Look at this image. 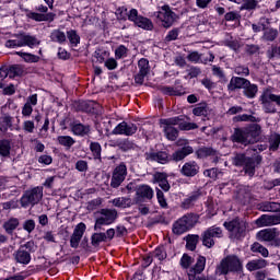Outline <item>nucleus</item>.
<instances>
[{
    "label": "nucleus",
    "mask_w": 280,
    "mask_h": 280,
    "mask_svg": "<svg viewBox=\"0 0 280 280\" xmlns=\"http://www.w3.org/2000/svg\"><path fill=\"white\" fill-rule=\"evenodd\" d=\"M71 131L73 132V135H75L77 137H84L85 135H88L89 132H91V127L85 126L83 124H72L71 125Z\"/></svg>",
    "instance_id": "26"
},
{
    "label": "nucleus",
    "mask_w": 280,
    "mask_h": 280,
    "mask_svg": "<svg viewBox=\"0 0 280 280\" xmlns=\"http://www.w3.org/2000/svg\"><path fill=\"white\" fill-rule=\"evenodd\" d=\"M137 130H138L137 125H135L132 122L122 121L114 128L112 133L125 135V137H132V135L137 133Z\"/></svg>",
    "instance_id": "15"
},
{
    "label": "nucleus",
    "mask_w": 280,
    "mask_h": 280,
    "mask_svg": "<svg viewBox=\"0 0 280 280\" xmlns=\"http://www.w3.org/2000/svg\"><path fill=\"white\" fill-rule=\"evenodd\" d=\"M86 232V224L83 222L79 223L70 237V246L71 248H78L80 246V242H82V237H84V233Z\"/></svg>",
    "instance_id": "16"
},
{
    "label": "nucleus",
    "mask_w": 280,
    "mask_h": 280,
    "mask_svg": "<svg viewBox=\"0 0 280 280\" xmlns=\"http://www.w3.org/2000/svg\"><path fill=\"white\" fill-rule=\"evenodd\" d=\"M268 266V261L266 259H256L246 264V268L249 272H254V270H261V268H266Z\"/></svg>",
    "instance_id": "31"
},
{
    "label": "nucleus",
    "mask_w": 280,
    "mask_h": 280,
    "mask_svg": "<svg viewBox=\"0 0 280 280\" xmlns=\"http://www.w3.org/2000/svg\"><path fill=\"white\" fill-rule=\"evenodd\" d=\"M4 45L9 49H16V47H23V42L21 40V34L16 35V39L7 40Z\"/></svg>",
    "instance_id": "49"
},
{
    "label": "nucleus",
    "mask_w": 280,
    "mask_h": 280,
    "mask_svg": "<svg viewBox=\"0 0 280 280\" xmlns=\"http://www.w3.org/2000/svg\"><path fill=\"white\" fill-rule=\"evenodd\" d=\"M267 57L272 60V58H280V47H271L268 51H267Z\"/></svg>",
    "instance_id": "62"
},
{
    "label": "nucleus",
    "mask_w": 280,
    "mask_h": 280,
    "mask_svg": "<svg viewBox=\"0 0 280 280\" xmlns=\"http://www.w3.org/2000/svg\"><path fill=\"white\" fill-rule=\"evenodd\" d=\"M257 226H275L276 224H280L279 215H268L262 214L260 218L256 220Z\"/></svg>",
    "instance_id": "20"
},
{
    "label": "nucleus",
    "mask_w": 280,
    "mask_h": 280,
    "mask_svg": "<svg viewBox=\"0 0 280 280\" xmlns=\"http://www.w3.org/2000/svg\"><path fill=\"white\" fill-rule=\"evenodd\" d=\"M153 183L159 185L163 191H168L171 189L166 173L158 172L153 174Z\"/></svg>",
    "instance_id": "21"
},
{
    "label": "nucleus",
    "mask_w": 280,
    "mask_h": 280,
    "mask_svg": "<svg viewBox=\"0 0 280 280\" xmlns=\"http://www.w3.org/2000/svg\"><path fill=\"white\" fill-rule=\"evenodd\" d=\"M137 196L152 200V198H154V190L148 185H142L137 189Z\"/></svg>",
    "instance_id": "29"
},
{
    "label": "nucleus",
    "mask_w": 280,
    "mask_h": 280,
    "mask_svg": "<svg viewBox=\"0 0 280 280\" xmlns=\"http://www.w3.org/2000/svg\"><path fill=\"white\" fill-rule=\"evenodd\" d=\"M67 38L72 47H78V45H80V35H78L75 30L68 31Z\"/></svg>",
    "instance_id": "38"
},
{
    "label": "nucleus",
    "mask_w": 280,
    "mask_h": 280,
    "mask_svg": "<svg viewBox=\"0 0 280 280\" xmlns=\"http://www.w3.org/2000/svg\"><path fill=\"white\" fill-rule=\"evenodd\" d=\"M223 226L229 231L231 240H242V237L246 236L248 223L240 219H234L232 221H225Z\"/></svg>",
    "instance_id": "6"
},
{
    "label": "nucleus",
    "mask_w": 280,
    "mask_h": 280,
    "mask_svg": "<svg viewBox=\"0 0 280 280\" xmlns=\"http://www.w3.org/2000/svg\"><path fill=\"white\" fill-rule=\"evenodd\" d=\"M116 14H117L118 19L126 21V19H128V16L130 15V12H128V8L120 7L116 10Z\"/></svg>",
    "instance_id": "60"
},
{
    "label": "nucleus",
    "mask_w": 280,
    "mask_h": 280,
    "mask_svg": "<svg viewBox=\"0 0 280 280\" xmlns=\"http://www.w3.org/2000/svg\"><path fill=\"white\" fill-rule=\"evenodd\" d=\"M176 145L180 149L176 150L171 156L175 163L184 161L189 154H194V147L189 145V140L180 138L176 141Z\"/></svg>",
    "instance_id": "11"
},
{
    "label": "nucleus",
    "mask_w": 280,
    "mask_h": 280,
    "mask_svg": "<svg viewBox=\"0 0 280 280\" xmlns=\"http://www.w3.org/2000/svg\"><path fill=\"white\" fill-rule=\"evenodd\" d=\"M203 176L215 180V178H218V176H220V172L218 171V168L206 170V171H203Z\"/></svg>",
    "instance_id": "61"
},
{
    "label": "nucleus",
    "mask_w": 280,
    "mask_h": 280,
    "mask_svg": "<svg viewBox=\"0 0 280 280\" xmlns=\"http://www.w3.org/2000/svg\"><path fill=\"white\" fill-rule=\"evenodd\" d=\"M43 200V187L36 186L34 188L24 191L20 199L21 207L27 209V207H35Z\"/></svg>",
    "instance_id": "7"
},
{
    "label": "nucleus",
    "mask_w": 280,
    "mask_h": 280,
    "mask_svg": "<svg viewBox=\"0 0 280 280\" xmlns=\"http://www.w3.org/2000/svg\"><path fill=\"white\" fill-rule=\"evenodd\" d=\"M260 211L277 212L280 211V203L275 201H265L259 203Z\"/></svg>",
    "instance_id": "32"
},
{
    "label": "nucleus",
    "mask_w": 280,
    "mask_h": 280,
    "mask_svg": "<svg viewBox=\"0 0 280 280\" xmlns=\"http://www.w3.org/2000/svg\"><path fill=\"white\" fill-rule=\"evenodd\" d=\"M22 40V47H30V49H34V47H38L40 45V39L31 34H20Z\"/></svg>",
    "instance_id": "23"
},
{
    "label": "nucleus",
    "mask_w": 280,
    "mask_h": 280,
    "mask_svg": "<svg viewBox=\"0 0 280 280\" xmlns=\"http://www.w3.org/2000/svg\"><path fill=\"white\" fill-rule=\"evenodd\" d=\"M215 275L226 277V275H244V262L237 255L225 256L215 267Z\"/></svg>",
    "instance_id": "1"
},
{
    "label": "nucleus",
    "mask_w": 280,
    "mask_h": 280,
    "mask_svg": "<svg viewBox=\"0 0 280 280\" xmlns=\"http://www.w3.org/2000/svg\"><path fill=\"white\" fill-rule=\"evenodd\" d=\"M191 264H194V257L189 256V254H184L179 260V265L184 270L191 268Z\"/></svg>",
    "instance_id": "46"
},
{
    "label": "nucleus",
    "mask_w": 280,
    "mask_h": 280,
    "mask_svg": "<svg viewBox=\"0 0 280 280\" xmlns=\"http://www.w3.org/2000/svg\"><path fill=\"white\" fill-rule=\"evenodd\" d=\"M161 91L164 95H183V91L172 86H164Z\"/></svg>",
    "instance_id": "57"
},
{
    "label": "nucleus",
    "mask_w": 280,
    "mask_h": 280,
    "mask_svg": "<svg viewBox=\"0 0 280 280\" xmlns=\"http://www.w3.org/2000/svg\"><path fill=\"white\" fill-rule=\"evenodd\" d=\"M185 240L187 250H195L198 242H200V236L198 234H188Z\"/></svg>",
    "instance_id": "33"
},
{
    "label": "nucleus",
    "mask_w": 280,
    "mask_h": 280,
    "mask_svg": "<svg viewBox=\"0 0 280 280\" xmlns=\"http://www.w3.org/2000/svg\"><path fill=\"white\" fill-rule=\"evenodd\" d=\"M259 126L255 125L249 127L248 129H235L232 141L234 143H242L243 145H248V143H255L257 141V137H259Z\"/></svg>",
    "instance_id": "2"
},
{
    "label": "nucleus",
    "mask_w": 280,
    "mask_h": 280,
    "mask_svg": "<svg viewBox=\"0 0 280 280\" xmlns=\"http://www.w3.org/2000/svg\"><path fill=\"white\" fill-rule=\"evenodd\" d=\"M199 172L200 165L196 161H188L180 168V174L187 178H194Z\"/></svg>",
    "instance_id": "18"
},
{
    "label": "nucleus",
    "mask_w": 280,
    "mask_h": 280,
    "mask_svg": "<svg viewBox=\"0 0 280 280\" xmlns=\"http://www.w3.org/2000/svg\"><path fill=\"white\" fill-rule=\"evenodd\" d=\"M267 97H269V100L276 104L277 106H280V95L277 94H272V92L270 90H265Z\"/></svg>",
    "instance_id": "63"
},
{
    "label": "nucleus",
    "mask_w": 280,
    "mask_h": 280,
    "mask_svg": "<svg viewBox=\"0 0 280 280\" xmlns=\"http://www.w3.org/2000/svg\"><path fill=\"white\" fill-rule=\"evenodd\" d=\"M147 161H155L156 163H161L162 165H165V163H170V155L167 152H154L150 151L144 154Z\"/></svg>",
    "instance_id": "19"
},
{
    "label": "nucleus",
    "mask_w": 280,
    "mask_h": 280,
    "mask_svg": "<svg viewBox=\"0 0 280 280\" xmlns=\"http://www.w3.org/2000/svg\"><path fill=\"white\" fill-rule=\"evenodd\" d=\"M215 151L212 148L202 147L196 151L197 159H207V156H213Z\"/></svg>",
    "instance_id": "39"
},
{
    "label": "nucleus",
    "mask_w": 280,
    "mask_h": 280,
    "mask_svg": "<svg viewBox=\"0 0 280 280\" xmlns=\"http://www.w3.org/2000/svg\"><path fill=\"white\" fill-rule=\"evenodd\" d=\"M269 143H270V150H272L273 152L276 150H278L279 144H280V135L279 133H272L270 136Z\"/></svg>",
    "instance_id": "53"
},
{
    "label": "nucleus",
    "mask_w": 280,
    "mask_h": 280,
    "mask_svg": "<svg viewBox=\"0 0 280 280\" xmlns=\"http://www.w3.org/2000/svg\"><path fill=\"white\" fill-rule=\"evenodd\" d=\"M57 141L60 145H63V148H71L75 144V140L71 138V136H59Z\"/></svg>",
    "instance_id": "42"
},
{
    "label": "nucleus",
    "mask_w": 280,
    "mask_h": 280,
    "mask_svg": "<svg viewBox=\"0 0 280 280\" xmlns=\"http://www.w3.org/2000/svg\"><path fill=\"white\" fill-rule=\"evenodd\" d=\"M179 220L186 225L188 231L190 229H194L196 226V224H198V215H196L194 213L185 214Z\"/></svg>",
    "instance_id": "28"
},
{
    "label": "nucleus",
    "mask_w": 280,
    "mask_h": 280,
    "mask_svg": "<svg viewBox=\"0 0 280 280\" xmlns=\"http://www.w3.org/2000/svg\"><path fill=\"white\" fill-rule=\"evenodd\" d=\"M259 242H275L277 240V232L275 230L266 229L256 234Z\"/></svg>",
    "instance_id": "25"
},
{
    "label": "nucleus",
    "mask_w": 280,
    "mask_h": 280,
    "mask_svg": "<svg viewBox=\"0 0 280 280\" xmlns=\"http://www.w3.org/2000/svg\"><path fill=\"white\" fill-rule=\"evenodd\" d=\"M12 144L10 140H0V156H10Z\"/></svg>",
    "instance_id": "40"
},
{
    "label": "nucleus",
    "mask_w": 280,
    "mask_h": 280,
    "mask_svg": "<svg viewBox=\"0 0 280 280\" xmlns=\"http://www.w3.org/2000/svg\"><path fill=\"white\" fill-rule=\"evenodd\" d=\"M138 69L139 73H142V75H148V73H150V61L145 58H141L138 61Z\"/></svg>",
    "instance_id": "41"
},
{
    "label": "nucleus",
    "mask_w": 280,
    "mask_h": 280,
    "mask_svg": "<svg viewBox=\"0 0 280 280\" xmlns=\"http://www.w3.org/2000/svg\"><path fill=\"white\" fill-rule=\"evenodd\" d=\"M258 3L257 0H244L243 3H241V10H255Z\"/></svg>",
    "instance_id": "56"
},
{
    "label": "nucleus",
    "mask_w": 280,
    "mask_h": 280,
    "mask_svg": "<svg viewBox=\"0 0 280 280\" xmlns=\"http://www.w3.org/2000/svg\"><path fill=\"white\" fill-rule=\"evenodd\" d=\"M234 73H236V75L247 77L250 75V70L248 69V67L236 66L234 68Z\"/></svg>",
    "instance_id": "59"
},
{
    "label": "nucleus",
    "mask_w": 280,
    "mask_h": 280,
    "mask_svg": "<svg viewBox=\"0 0 280 280\" xmlns=\"http://www.w3.org/2000/svg\"><path fill=\"white\" fill-rule=\"evenodd\" d=\"M187 231H189V229L187 228V225L180 219H178L173 224V233H174V235H183V233H187Z\"/></svg>",
    "instance_id": "36"
},
{
    "label": "nucleus",
    "mask_w": 280,
    "mask_h": 280,
    "mask_svg": "<svg viewBox=\"0 0 280 280\" xmlns=\"http://www.w3.org/2000/svg\"><path fill=\"white\" fill-rule=\"evenodd\" d=\"M19 224H20L19 219L11 218L7 222L3 223V229H4L5 233H8L9 235H12V233H14V231H16V229H19Z\"/></svg>",
    "instance_id": "34"
},
{
    "label": "nucleus",
    "mask_w": 280,
    "mask_h": 280,
    "mask_svg": "<svg viewBox=\"0 0 280 280\" xmlns=\"http://www.w3.org/2000/svg\"><path fill=\"white\" fill-rule=\"evenodd\" d=\"M156 19L158 23H160L162 27L170 28L172 25H174V23H176L178 15L172 11L170 5L164 4L156 13Z\"/></svg>",
    "instance_id": "8"
},
{
    "label": "nucleus",
    "mask_w": 280,
    "mask_h": 280,
    "mask_svg": "<svg viewBox=\"0 0 280 280\" xmlns=\"http://www.w3.org/2000/svg\"><path fill=\"white\" fill-rule=\"evenodd\" d=\"M115 56L117 60H121V58H126V56H128V48H126V46L124 45H120L118 48H116Z\"/></svg>",
    "instance_id": "58"
},
{
    "label": "nucleus",
    "mask_w": 280,
    "mask_h": 280,
    "mask_svg": "<svg viewBox=\"0 0 280 280\" xmlns=\"http://www.w3.org/2000/svg\"><path fill=\"white\" fill-rule=\"evenodd\" d=\"M50 40H52V43H59V45H62V43H67V35L60 30H54L50 34Z\"/></svg>",
    "instance_id": "35"
},
{
    "label": "nucleus",
    "mask_w": 280,
    "mask_h": 280,
    "mask_svg": "<svg viewBox=\"0 0 280 280\" xmlns=\"http://www.w3.org/2000/svg\"><path fill=\"white\" fill-rule=\"evenodd\" d=\"M260 103L265 113H277V106H275V103L268 97V94L265 92V90L260 95Z\"/></svg>",
    "instance_id": "24"
},
{
    "label": "nucleus",
    "mask_w": 280,
    "mask_h": 280,
    "mask_svg": "<svg viewBox=\"0 0 280 280\" xmlns=\"http://www.w3.org/2000/svg\"><path fill=\"white\" fill-rule=\"evenodd\" d=\"M246 84H248V79H244L241 77H232V79L230 80V83L228 84V91L233 93L234 91L244 89Z\"/></svg>",
    "instance_id": "22"
},
{
    "label": "nucleus",
    "mask_w": 280,
    "mask_h": 280,
    "mask_svg": "<svg viewBox=\"0 0 280 280\" xmlns=\"http://www.w3.org/2000/svg\"><path fill=\"white\" fill-rule=\"evenodd\" d=\"M207 266V258L205 256H198L196 259V264L188 269V279L189 280H207L202 275L205 272V268Z\"/></svg>",
    "instance_id": "12"
},
{
    "label": "nucleus",
    "mask_w": 280,
    "mask_h": 280,
    "mask_svg": "<svg viewBox=\"0 0 280 280\" xmlns=\"http://www.w3.org/2000/svg\"><path fill=\"white\" fill-rule=\"evenodd\" d=\"M128 21L135 23L137 27H141V30L152 31L154 28L152 21L148 18L139 15V11H137V9H131L129 11Z\"/></svg>",
    "instance_id": "14"
},
{
    "label": "nucleus",
    "mask_w": 280,
    "mask_h": 280,
    "mask_svg": "<svg viewBox=\"0 0 280 280\" xmlns=\"http://www.w3.org/2000/svg\"><path fill=\"white\" fill-rule=\"evenodd\" d=\"M152 257H154L155 259H159V261H163L164 259H167V253L165 252V248L158 247L152 253Z\"/></svg>",
    "instance_id": "54"
},
{
    "label": "nucleus",
    "mask_w": 280,
    "mask_h": 280,
    "mask_svg": "<svg viewBox=\"0 0 280 280\" xmlns=\"http://www.w3.org/2000/svg\"><path fill=\"white\" fill-rule=\"evenodd\" d=\"M117 220V210L115 209H102L100 217L96 218L94 224V231H102V226H108Z\"/></svg>",
    "instance_id": "9"
},
{
    "label": "nucleus",
    "mask_w": 280,
    "mask_h": 280,
    "mask_svg": "<svg viewBox=\"0 0 280 280\" xmlns=\"http://www.w3.org/2000/svg\"><path fill=\"white\" fill-rule=\"evenodd\" d=\"M90 150L94 159H102V145L98 142H91Z\"/></svg>",
    "instance_id": "47"
},
{
    "label": "nucleus",
    "mask_w": 280,
    "mask_h": 280,
    "mask_svg": "<svg viewBox=\"0 0 280 280\" xmlns=\"http://www.w3.org/2000/svg\"><path fill=\"white\" fill-rule=\"evenodd\" d=\"M117 145L119 150H122V152H128V150H135V142L128 139L118 140Z\"/></svg>",
    "instance_id": "43"
},
{
    "label": "nucleus",
    "mask_w": 280,
    "mask_h": 280,
    "mask_svg": "<svg viewBox=\"0 0 280 280\" xmlns=\"http://www.w3.org/2000/svg\"><path fill=\"white\" fill-rule=\"evenodd\" d=\"M223 235L222 228L213 225L201 234V242L206 248H213L215 246V240H220Z\"/></svg>",
    "instance_id": "10"
},
{
    "label": "nucleus",
    "mask_w": 280,
    "mask_h": 280,
    "mask_svg": "<svg viewBox=\"0 0 280 280\" xmlns=\"http://www.w3.org/2000/svg\"><path fill=\"white\" fill-rule=\"evenodd\" d=\"M16 56L23 58L25 62H38V56L32 55L30 52L16 51Z\"/></svg>",
    "instance_id": "48"
},
{
    "label": "nucleus",
    "mask_w": 280,
    "mask_h": 280,
    "mask_svg": "<svg viewBox=\"0 0 280 280\" xmlns=\"http://www.w3.org/2000/svg\"><path fill=\"white\" fill-rule=\"evenodd\" d=\"M279 35V32H277V30L275 28H267L265 30L264 32V40H269V42H272L277 38V36Z\"/></svg>",
    "instance_id": "52"
},
{
    "label": "nucleus",
    "mask_w": 280,
    "mask_h": 280,
    "mask_svg": "<svg viewBox=\"0 0 280 280\" xmlns=\"http://www.w3.org/2000/svg\"><path fill=\"white\" fill-rule=\"evenodd\" d=\"M180 121H183L180 116L160 119V127L168 141H176L178 139V129L174 126H178Z\"/></svg>",
    "instance_id": "5"
},
{
    "label": "nucleus",
    "mask_w": 280,
    "mask_h": 280,
    "mask_svg": "<svg viewBox=\"0 0 280 280\" xmlns=\"http://www.w3.org/2000/svg\"><path fill=\"white\" fill-rule=\"evenodd\" d=\"M110 202L114 207H118L119 209H128L132 207V199L128 197H117L113 199Z\"/></svg>",
    "instance_id": "27"
},
{
    "label": "nucleus",
    "mask_w": 280,
    "mask_h": 280,
    "mask_svg": "<svg viewBox=\"0 0 280 280\" xmlns=\"http://www.w3.org/2000/svg\"><path fill=\"white\" fill-rule=\"evenodd\" d=\"M127 176H128V167L126 166L125 163H120L114 168L112 173L110 187H113V189H117L118 187L121 186V183L126 180Z\"/></svg>",
    "instance_id": "13"
},
{
    "label": "nucleus",
    "mask_w": 280,
    "mask_h": 280,
    "mask_svg": "<svg viewBox=\"0 0 280 280\" xmlns=\"http://www.w3.org/2000/svg\"><path fill=\"white\" fill-rule=\"evenodd\" d=\"M100 205H102V199H93L88 203L86 209L88 211H95Z\"/></svg>",
    "instance_id": "64"
},
{
    "label": "nucleus",
    "mask_w": 280,
    "mask_h": 280,
    "mask_svg": "<svg viewBox=\"0 0 280 280\" xmlns=\"http://www.w3.org/2000/svg\"><path fill=\"white\" fill-rule=\"evenodd\" d=\"M200 195H198L197 192L190 195L188 198L184 199V201L182 202V207L183 209H189V207H191V205H194V202H196L197 198H199Z\"/></svg>",
    "instance_id": "55"
},
{
    "label": "nucleus",
    "mask_w": 280,
    "mask_h": 280,
    "mask_svg": "<svg viewBox=\"0 0 280 280\" xmlns=\"http://www.w3.org/2000/svg\"><path fill=\"white\" fill-rule=\"evenodd\" d=\"M259 163H261V156L259 155L246 158V155L240 153L233 158V165H236V167L245 165V174H248V176H255V167H257Z\"/></svg>",
    "instance_id": "4"
},
{
    "label": "nucleus",
    "mask_w": 280,
    "mask_h": 280,
    "mask_svg": "<svg viewBox=\"0 0 280 280\" xmlns=\"http://www.w3.org/2000/svg\"><path fill=\"white\" fill-rule=\"evenodd\" d=\"M102 242H106V233H94L91 236V244L94 247L100 246Z\"/></svg>",
    "instance_id": "44"
},
{
    "label": "nucleus",
    "mask_w": 280,
    "mask_h": 280,
    "mask_svg": "<svg viewBox=\"0 0 280 280\" xmlns=\"http://www.w3.org/2000/svg\"><path fill=\"white\" fill-rule=\"evenodd\" d=\"M258 91L259 89L257 88V84H253L250 81L243 88V94L245 97H248V100H254V97L257 96Z\"/></svg>",
    "instance_id": "30"
},
{
    "label": "nucleus",
    "mask_w": 280,
    "mask_h": 280,
    "mask_svg": "<svg viewBox=\"0 0 280 280\" xmlns=\"http://www.w3.org/2000/svg\"><path fill=\"white\" fill-rule=\"evenodd\" d=\"M210 113L211 110L209 109V106H207V104L197 105L192 109V114L196 115V117H207V115H209Z\"/></svg>",
    "instance_id": "37"
},
{
    "label": "nucleus",
    "mask_w": 280,
    "mask_h": 280,
    "mask_svg": "<svg viewBox=\"0 0 280 280\" xmlns=\"http://www.w3.org/2000/svg\"><path fill=\"white\" fill-rule=\"evenodd\" d=\"M187 60H189V62H194L195 65H207L208 62H213V60H215V56H213L212 52H209L208 57H205L198 51H190L187 55Z\"/></svg>",
    "instance_id": "17"
},
{
    "label": "nucleus",
    "mask_w": 280,
    "mask_h": 280,
    "mask_svg": "<svg viewBox=\"0 0 280 280\" xmlns=\"http://www.w3.org/2000/svg\"><path fill=\"white\" fill-rule=\"evenodd\" d=\"M32 253H36V244L33 241H28L13 253V259L15 264H20L21 266H30L32 262Z\"/></svg>",
    "instance_id": "3"
},
{
    "label": "nucleus",
    "mask_w": 280,
    "mask_h": 280,
    "mask_svg": "<svg viewBox=\"0 0 280 280\" xmlns=\"http://www.w3.org/2000/svg\"><path fill=\"white\" fill-rule=\"evenodd\" d=\"M19 75H23V67L19 65L9 67V78H19Z\"/></svg>",
    "instance_id": "51"
},
{
    "label": "nucleus",
    "mask_w": 280,
    "mask_h": 280,
    "mask_svg": "<svg viewBox=\"0 0 280 280\" xmlns=\"http://www.w3.org/2000/svg\"><path fill=\"white\" fill-rule=\"evenodd\" d=\"M9 128H12V117L3 116L0 119V132H8Z\"/></svg>",
    "instance_id": "45"
},
{
    "label": "nucleus",
    "mask_w": 280,
    "mask_h": 280,
    "mask_svg": "<svg viewBox=\"0 0 280 280\" xmlns=\"http://www.w3.org/2000/svg\"><path fill=\"white\" fill-rule=\"evenodd\" d=\"M252 252L259 253L264 257H268V255H270V253L268 252V248L264 247V245L259 243H254L252 245Z\"/></svg>",
    "instance_id": "50"
}]
</instances>
